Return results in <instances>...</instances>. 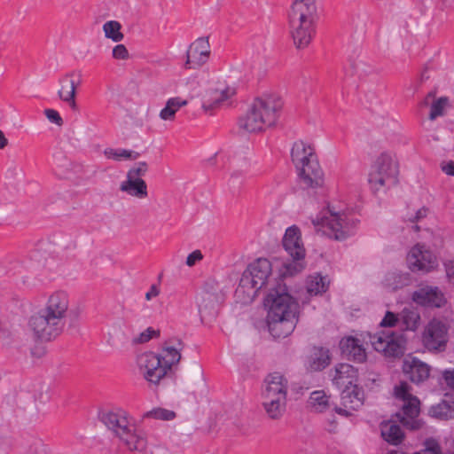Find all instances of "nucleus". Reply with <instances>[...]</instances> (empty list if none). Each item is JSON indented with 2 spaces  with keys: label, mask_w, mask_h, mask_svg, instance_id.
Returning <instances> with one entry per match:
<instances>
[{
  "label": "nucleus",
  "mask_w": 454,
  "mask_h": 454,
  "mask_svg": "<svg viewBox=\"0 0 454 454\" xmlns=\"http://www.w3.org/2000/svg\"><path fill=\"white\" fill-rule=\"evenodd\" d=\"M79 317L77 310L69 309V297L64 291L51 294L43 309L29 318V327L36 339L49 341L58 337L65 327L66 317Z\"/></svg>",
  "instance_id": "1"
},
{
  "label": "nucleus",
  "mask_w": 454,
  "mask_h": 454,
  "mask_svg": "<svg viewBox=\"0 0 454 454\" xmlns=\"http://www.w3.org/2000/svg\"><path fill=\"white\" fill-rule=\"evenodd\" d=\"M99 421L112 433L114 437L130 451H143L147 439L143 431L131 423L129 413L121 408L103 409L98 412Z\"/></svg>",
  "instance_id": "2"
},
{
  "label": "nucleus",
  "mask_w": 454,
  "mask_h": 454,
  "mask_svg": "<svg viewBox=\"0 0 454 454\" xmlns=\"http://www.w3.org/2000/svg\"><path fill=\"white\" fill-rule=\"evenodd\" d=\"M283 99L267 94L254 99L247 113L239 119V127L247 132H259L276 124L282 112Z\"/></svg>",
  "instance_id": "3"
},
{
  "label": "nucleus",
  "mask_w": 454,
  "mask_h": 454,
  "mask_svg": "<svg viewBox=\"0 0 454 454\" xmlns=\"http://www.w3.org/2000/svg\"><path fill=\"white\" fill-rule=\"evenodd\" d=\"M291 35L299 49L307 47L315 33L317 8L315 0H294L288 13Z\"/></svg>",
  "instance_id": "4"
},
{
  "label": "nucleus",
  "mask_w": 454,
  "mask_h": 454,
  "mask_svg": "<svg viewBox=\"0 0 454 454\" xmlns=\"http://www.w3.org/2000/svg\"><path fill=\"white\" fill-rule=\"evenodd\" d=\"M292 160L298 169L302 189H316L324 184V173L314 149L302 141L295 142L291 151Z\"/></svg>",
  "instance_id": "5"
},
{
  "label": "nucleus",
  "mask_w": 454,
  "mask_h": 454,
  "mask_svg": "<svg viewBox=\"0 0 454 454\" xmlns=\"http://www.w3.org/2000/svg\"><path fill=\"white\" fill-rule=\"evenodd\" d=\"M262 390V407L267 417L279 420L286 411L288 380L279 372L268 374Z\"/></svg>",
  "instance_id": "6"
},
{
  "label": "nucleus",
  "mask_w": 454,
  "mask_h": 454,
  "mask_svg": "<svg viewBox=\"0 0 454 454\" xmlns=\"http://www.w3.org/2000/svg\"><path fill=\"white\" fill-rule=\"evenodd\" d=\"M368 182L376 193L386 191L398 183V165L387 153H381L374 161L369 173Z\"/></svg>",
  "instance_id": "7"
},
{
  "label": "nucleus",
  "mask_w": 454,
  "mask_h": 454,
  "mask_svg": "<svg viewBox=\"0 0 454 454\" xmlns=\"http://www.w3.org/2000/svg\"><path fill=\"white\" fill-rule=\"evenodd\" d=\"M270 272V262L265 258L257 259L243 272L236 292L247 294L251 298L254 297L265 286Z\"/></svg>",
  "instance_id": "8"
},
{
  "label": "nucleus",
  "mask_w": 454,
  "mask_h": 454,
  "mask_svg": "<svg viewBox=\"0 0 454 454\" xmlns=\"http://www.w3.org/2000/svg\"><path fill=\"white\" fill-rule=\"evenodd\" d=\"M394 393L395 398L402 402L401 411L396 413L400 422L410 429H419L422 423L417 418L420 412V402L411 393L409 384L405 381L400 382L395 387Z\"/></svg>",
  "instance_id": "9"
},
{
  "label": "nucleus",
  "mask_w": 454,
  "mask_h": 454,
  "mask_svg": "<svg viewBox=\"0 0 454 454\" xmlns=\"http://www.w3.org/2000/svg\"><path fill=\"white\" fill-rule=\"evenodd\" d=\"M263 304L267 309V316L298 317L299 304L288 294L286 285L278 284L270 289L264 298Z\"/></svg>",
  "instance_id": "10"
},
{
  "label": "nucleus",
  "mask_w": 454,
  "mask_h": 454,
  "mask_svg": "<svg viewBox=\"0 0 454 454\" xmlns=\"http://www.w3.org/2000/svg\"><path fill=\"white\" fill-rule=\"evenodd\" d=\"M282 244L285 250L293 258V262L286 265V273L294 275L301 272L305 268L306 250L301 241L300 229L295 225L287 228Z\"/></svg>",
  "instance_id": "11"
},
{
  "label": "nucleus",
  "mask_w": 454,
  "mask_h": 454,
  "mask_svg": "<svg viewBox=\"0 0 454 454\" xmlns=\"http://www.w3.org/2000/svg\"><path fill=\"white\" fill-rule=\"evenodd\" d=\"M369 339L373 348L386 357H400L404 353L405 339L402 333L385 330L372 335L370 334Z\"/></svg>",
  "instance_id": "12"
},
{
  "label": "nucleus",
  "mask_w": 454,
  "mask_h": 454,
  "mask_svg": "<svg viewBox=\"0 0 454 454\" xmlns=\"http://www.w3.org/2000/svg\"><path fill=\"white\" fill-rule=\"evenodd\" d=\"M315 225H321L323 232L335 240H344L353 234L356 222L349 220L345 214H330L313 220Z\"/></svg>",
  "instance_id": "13"
},
{
  "label": "nucleus",
  "mask_w": 454,
  "mask_h": 454,
  "mask_svg": "<svg viewBox=\"0 0 454 454\" xmlns=\"http://www.w3.org/2000/svg\"><path fill=\"white\" fill-rule=\"evenodd\" d=\"M449 326L438 320L432 319L422 333L423 346L430 352L438 353L446 349L449 340Z\"/></svg>",
  "instance_id": "14"
},
{
  "label": "nucleus",
  "mask_w": 454,
  "mask_h": 454,
  "mask_svg": "<svg viewBox=\"0 0 454 454\" xmlns=\"http://www.w3.org/2000/svg\"><path fill=\"white\" fill-rule=\"evenodd\" d=\"M160 361L153 352H145L137 356V365L147 381L158 384L169 373Z\"/></svg>",
  "instance_id": "15"
},
{
  "label": "nucleus",
  "mask_w": 454,
  "mask_h": 454,
  "mask_svg": "<svg viewBox=\"0 0 454 454\" xmlns=\"http://www.w3.org/2000/svg\"><path fill=\"white\" fill-rule=\"evenodd\" d=\"M223 300V294L217 283L207 282L205 289L197 297V303L201 316H215L218 305Z\"/></svg>",
  "instance_id": "16"
},
{
  "label": "nucleus",
  "mask_w": 454,
  "mask_h": 454,
  "mask_svg": "<svg viewBox=\"0 0 454 454\" xmlns=\"http://www.w3.org/2000/svg\"><path fill=\"white\" fill-rule=\"evenodd\" d=\"M364 391L357 385L345 387L340 394V407L333 404V410L336 413L349 417L352 411L358 410L364 403Z\"/></svg>",
  "instance_id": "17"
},
{
  "label": "nucleus",
  "mask_w": 454,
  "mask_h": 454,
  "mask_svg": "<svg viewBox=\"0 0 454 454\" xmlns=\"http://www.w3.org/2000/svg\"><path fill=\"white\" fill-rule=\"evenodd\" d=\"M210 44L208 37L196 39L186 51L184 67L187 69H198L207 62L210 57Z\"/></svg>",
  "instance_id": "18"
},
{
  "label": "nucleus",
  "mask_w": 454,
  "mask_h": 454,
  "mask_svg": "<svg viewBox=\"0 0 454 454\" xmlns=\"http://www.w3.org/2000/svg\"><path fill=\"white\" fill-rule=\"evenodd\" d=\"M411 300L425 308H442L447 303L444 294L437 286H421L411 294Z\"/></svg>",
  "instance_id": "19"
},
{
  "label": "nucleus",
  "mask_w": 454,
  "mask_h": 454,
  "mask_svg": "<svg viewBox=\"0 0 454 454\" xmlns=\"http://www.w3.org/2000/svg\"><path fill=\"white\" fill-rule=\"evenodd\" d=\"M407 262L412 271H429L434 266L435 258L424 246L418 244L409 252Z\"/></svg>",
  "instance_id": "20"
},
{
  "label": "nucleus",
  "mask_w": 454,
  "mask_h": 454,
  "mask_svg": "<svg viewBox=\"0 0 454 454\" xmlns=\"http://www.w3.org/2000/svg\"><path fill=\"white\" fill-rule=\"evenodd\" d=\"M236 90L223 83H219L215 89L207 91L202 104V109L206 112H212L219 108L224 101L235 95Z\"/></svg>",
  "instance_id": "21"
},
{
  "label": "nucleus",
  "mask_w": 454,
  "mask_h": 454,
  "mask_svg": "<svg viewBox=\"0 0 454 454\" xmlns=\"http://www.w3.org/2000/svg\"><path fill=\"white\" fill-rule=\"evenodd\" d=\"M298 317H266L269 333L274 339H284L295 329Z\"/></svg>",
  "instance_id": "22"
},
{
  "label": "nucleus",
  "mask_w": 454,
  "mask_h": 454,
  "mask_svg": "<svg viewBox=\"0 0 454 454\" xmlns=\"http://www.w3.org/2000/svg\"><path fill=\"white\" fill-rule=\"evenodd\" d=\"M341 354L348 360L356 363L366 361L367 354L359 339L353 336L342 338L340 341Z\"/></svg>",
  "instance_id": "23"
},
{
  "label": "nucleus",
  "mask_w": 454,
  "mask_h": 454,
  "mask_svg": "<svg viewBox=\"0 0 454 454\" xmlns=\"http://www.w3.org/2000/svg\"><path fill=\"white\" fill-rule=\"evenodd\" d=\"M403 372L411 381L419 384L428 379L430 367L426 363L412 358L411 361L404 362Z\"/></svg>",
  "instance_id": "24"
},
{
  "label": "nucleus",
  "mask_w": 454,
  "mask_h": 454,
  "mask_svg": "<svg viewBox=\"0 0 454 454\" xmlns=\"http://www.w3.org/2000/svg\"><path fill=\"white\" fill-rule=\"evenodd\" d=\"M357 370L349 364H339L335 366L333 383L338 387L356 385Z\"/></svg>",
  "instance_id": "25"
},
{
  "label": "nucleus",
  "mask_w": 454,
  "mask_h": 454,
  "mask_svg": "<svg viewBox=\"0 0 454 454\" xmlns=\"http://www.w3.org/2000/svg\"><path fill=\"white\" fill-rule=\"evenodd\" d=\"M72 73L66 74L60 80L61 87L58 91L59 98L65 103H67L74 111L78 109L75 96L76 89L79 83H76L72 77Z\"/></svg>",
  "instance_id": "26"
},
{
  "label": "nucleus",
  "mask_w": 454,
  "mask_h": 454,
  "mask_svg": "<svg viewBox=\"0 0 454 454\" xmlns=\"http://www.w3.org/2000/svg\"><path fill=\"white\" fill-rule=\"evenodd\" d=\"M176 342L177 346L173 345L171 340L165 342L161 353L157 355L169 373L181 359L180 350L183 344L179 340H176Z\"/></svg>",
  "instance_id": "27"
},
{
  "label": "nucleus",
  "mask_w": 454,
  "mask_h": 454,
  "mask_svg": "<svg viewBox=\"0 0 454 454\" xmlns=\"http://www.w3.org/2000/svg\"><path fill=\"white\" fill-rule=\"evenodd\" d=\"M120 191L138 200H144L148 197L147 184L144 179L126 177L120 184Z\"/></svg>",
  "instance_id": "28"
},
{
  "label": "nucleus",
  "mask_w": 454,
  "mask_h": 454,
  "mask_svg": "<svg viewBox=\"0 0 454 454\" xmlns=\"http://www.w3.org/2000/svg\"><path fill=\"white\" fill-rule=\"evenodd\" d=\"M380 430L383 439L392 445L400 444L404 438L402 428L394 422H383Z\"/></svg>",
  "instance_id": "29"
},
{
  "label": "nucleus",
  "mask_w": 454,
  "mask_h": 454,
  "mask_svg": "<svg viewBox=\"0 0 454 454\" xmlns=\"http://www.w3.org/2000/svg\"><path fill=\"white\" fill-rule=\"evenodd\" d=\"M329 350L325 348H314L309 358V366L314 371H321L330 364Z\"/></svg>",
  "instance_id": "30"
},
{
  "label": "nucleus",
  "mask_w": 454,
  "mask_h": 454,
  "mask_svg": "<svg viewBox=\"0 0 454 454\" xmlns=\"http://www.w3.org/2000/svg\"><path fill=\"white\" fill-rule=\"evenodd\" d=\"M400 325L405 330L416 331L420 325L419 313L414 309H403L400 314Z\"/></svg>",
  "instance_id": "31"
},
{
  "label": "nucleus",
  "mask_w": 454,
  "mask_h": 454,
  "mask_svg": "<svg viewBox=\"0 0 454 454\" xmlns=\"http://www.w3.org/2000/svg\"><path fill=\"white\" fill-rule=\"evenodd\" d=\"M309 403L317 412H324L332 406L330 396L323 390L313 391L309 395Z\"/></svg>",
  "instance_id": "32"
},
{
  "label": "nucleus",
  "mask_w": 454,
  "mask_h": 454,
  "mask_svg": "<svg viewBox=\"0 0 454 454\" xmlns=\"http://www.w3.org/2000/svg\"><path fill=\"white\" fill-rule=\"evenodd\" d=\"M104 155L107 159L121 161L128 160H135L139 158L140 153L132 150H127L122 148H106L104 150Z\"/></svg>",
  "instance_id": "33"
},
{
  "label": "nucleus",
  "mask_w": 454,
  "mask_h": 454,
  "mask_svg": "<svg viewBox=\"0 0 454 454\" xmlns=\"http://www.w3.org/2000/svg\"><path fill=\"white\" fill-rule=\"evenodd\" d=\"M409 280V274L407 273L390 272L386 276L384 284L389 290L396 291L407 286Z\"/></svg>",
  "instance_id": "34"
},
{
  "label": "nucleus",
  "mask_w": 454,
  "mask_h": 454,
  "mask_svg": "<svg viewBox=\"0 0 454 454\" xmlns=\"http://www.w3.org/2000/svg\"><path fill=\"white\" fill-rule=\"evenodd\" d=\"M328 284L321 275L309 276L307 280V292L310 295H317L327 290Z\"/></svg>",
  "instance_id": "35"
},
{
  "label": "nucleus",
  "mask_w": 454,
  "mask_h": 454,
  "mask_svg": "<svg viewBox=\"0 0 454 454\" xmlns=\"http://www.w3.org/2000/svg\"><path fill=\"white\" fill-rule=\"evenodd\" d=\"M121 25L119 21L109 20L103 25L105 36L115 43L122 41L124 35L121 32Z\"/></svg>",
  "instance_id": "36"
},
{
  "label": "nucleus",
  "mask_w": 454,
  "mask_h": 454,
  "mask_svg": "<svg viewBox=\"0 0 454 454\" xmlns=\"http://www.w3.org/2000/svg\"><path fill=\"white\" fill-rule=\"evenodd\" d=\"M432 412L434 417L442 419H454V402L449 403L447 401H442L432 408Z\"/></svg>",
  "instance_id": "37"
},
{
  "label": "nucleus",
  "mask_w": 454,
  "mask_h": 454,
  "mask_svg": "<svg viewBox=\"0 0 454 454\" xmlns=\"http://www.w3.org/2000/svg\"><path fill=\"white\" fill-rule=\"evenodd\" d=\"M81 166L67 159H63L55 168V173L60 178H69L73 172H76Z\"/></svg>",
  "instance_id": "38"
},
{
  "label": "nucleus",
  "mask_w": 454,
  "mask_h": 454,
  "mask_svg": "<svg viewBox=\"0 0 454 454\" xmlns=\"http://www.w3.org/2000/svg\"><path fill=\"white\" fill-rule=\"evenodd\" d=\"M144 418H152L161 420H172L176 418V413L173 411L164 408H154L144 414Z\"/></svg>",
  "instance_id": "39"
},
{
  "label": "nucleus",
  "mask_w": 454,
  "mask_h": 454,
  "mask_svg": "<svg viewBox=\"0 0 454 454\" xmlns=\"http://www.w3.org/2000/svg\"><path fill=\"white\" fill-rule=\"evenodd\" d=\"M449 98L447 97H441L437 100L434 101L431 106L429 114V119L431 121L435 120L439 116L444 114V109L448 106Z\"/></svg>",
  "instance_id": "40"
},
{
  "label": "nucleus",
  "mask_w": 454,
  "mask_h": 454,
  "mask_svg": "<svg viewBox=\"0 0 454 454\" xmlns=\"http://www.w3.org/2000/svg\"><path fill=\"white\" fill-rule=\"evenodd\" d=\"M427 215V208L426 207H421L419 209H418L413 215H406L404 217V221L407 222V223H410L411 225V228L418 232L420 231V226L417 223H419L420 220L424 219Z\"/></svg>",
  "instance_id": "41"
},
{
  "label": "nucleus",
  "mask_w": 454,
  "mask_h": 454,
  "mask_svg": "<svg viewBox=\"0 0 454 454\" xmlns=\"http://www.w3.org/2000/svg\"><path fill=\"white\" fill-rule=\"evenodd\" d=\"M147 171L148 164L145 161H140L128 170L126 177L132 179H143L142 176H145Z\"/></svg>",
  "instance_id": "42"
},
{
  "label": "nucleus",
  "mask_w": 454,
  "mask_h": 454,
  "mask_svg": "<svg viewBox=\"0 0 454 454\" xmlns=\"http://www.w3.org/2000/svg\"><path fill=\"white\" fill-rule=\"evenodd\" d=\"M441 447L434 439H427L425 442V449L415 454H441Z\"/></svg>",
  "instance_id": "43"
},
{
  "label": "nucleus",
  "mask_w": 454,
  "mask_h": 454,
  "mask_svg": "<svg viewBox=\"0 0 454 454\" xmlns=\"http://www.w3.org/2000/svg\"><path fill=\"white\" fill-rule=\"evenodd\" d=\"M160 331H156L152 327H148L145 331L142 332L137 337L133 340L134 343H145L149 341L153 336H159Z\"/></svg>",
  "instance_id": "44"
},
{
  "label": "nucleus",
  "mask_w": 454,
  "mask_h": 454,
  "mask_svg": "<svg viewBox=\"0 0 454 454\" xmlns=\"http://www.w3.org/2000/svg\"><path fill=\"white\" fill-rule=\"evenodd\" d=\"M113 58L115 59H129V51L124 44H117L113 49Z\"/></svg>",
  "instance_id": "45"
},
{
  "label": "nucleus",
  "mask_w": 454,
  "mask_h": 454,
  "mask_svg": "<svg viewBox=\"0 0 454 454\" xmlns=\"http://www.w3.org/2000/svg\"><path fill=\"white\" fill-rule=\"evenodd\" d=\"M396 323L400 324V316L397 317L395 313L387 311L382 319L380 325L382 326L392 327L396 325Z\"/></svg>",
  "instance_id": "46"
},
{
  "label": "nucleus",
  "mask_w": 454,
  "mask_h": 454,
  "mask_svg": "<svg viewBox=\"0 0 454 454\" xmlns=\"http://www.w3.org/2000/svg\"><path fill=\"white\" fill-rule=\"evenodd\" d=\"M44 114L50 121L57 124L58 126L63 125V119L61 118L58 111L54 109H45Z\"/></svg>",
  "instance_id": "47"
},
{
  "label": "nucleus",
  "mask_w": 454,
  "mask_h": 454,
  "mask_svg": "<svg viewBox=\"0 0 454 454\" xmlns=\"http://www.w3.org/2000/svg\"><path fill=\"white\" fill-rule=\"evenodd\" d=\"M176 113L183 106H185L188 104V101L185 99H182L179 97L168 98L166 102Z\"/></svg>",
  "instance_id": "48"
},
{
  "label": "nucleus",
  "mask_w": 454,
  "mask_h": 454,
  "mask_svg": "<svg viewBox=\"0 0 454 454\" xmlns=\"http://www.w3.org/2000/svg\"><path fill=\"white\" fill-rule=\"evenodd\" d=\"M26 454H49L48 449L40 442H35L29 446Z\"/></svg>",
  "instance_id": "49"
},
{
  "label": "nucleus",
  "mask_w": 454,
  "mask_h": 454,
  "mask_svg": "<svg viewBox=\"0 0 454 454\" xmlns=\"http://www.w3.org/2000/svg\"><path fill=\"white\" fill-rule=\"evenodd\" d=\"M245 181V176L241 171H234L231 173L229 184L235 187L236 185H241Z\"/></svg>",
  "instance_id": "50"
},
{
  "label": "nucleus",
  "mask_w": 454,
  "mask_h": 454,
  "mask_svg": "<svg viewBox=\"0 0 454 454\" xmlns=\"http://www.w3.org/2000/svg\"><path fill=\"white\" fill-rule=\"evenodd\" d=\"M175 116L176 112L167 104L165 107L160 112V117L164 121H174Z\"/></svg>",
  "instance_id": "51"
},
{
  "label": "nucleus",
  "mask_w": 454,
  "mask_h": 454,
  "mask_svg": "<svg viewBox=\"0 0 454 454\" xmlns=\"http://www.w3.org/2000/svg\"><path fill=\"white\" fill-rule=\"evenodd\" d=\"M203 255L200 250L192 252L186 258V264L188 266H193L197 262L202 260Z\"/></svg>",
  "instance_id": "52"
},
{
  "label": "nucleus",
  "mask_w": 454,
  "mask_h": 454,
  "mask_svg": "<svg viewBox=\"0 0 454 454\" xmlns=\"http://www.w3.org/2000/svg\"><path fill=\"white\" fill-rule=\"evenodd\" d=\"M445 271L450 282L454 284V258L444 262Z\"/></svg>",
  "instance_id": "53"
},
{
  "label": "nucleus",
  "mask_w": 454,
  "mask_h": 454,
  "mask_svg": "<svg viewBox=\"0 0 454 454\" xmlns=\"http://www.w3.org/2000/svg\"><path fill=\"white\" fill-rule=\"evenodd\" d=\"M442 377L446 382V384L452 389H454V369L453 370H445L442 372Z\"/></svg>",
  "instance_id": "54"
},
{
  "label": "nucleus",
  "mask_w": 454,
  "mask_h": 454,
  "mask_svg": "<svg viewBox=\"0 0 454 454\" xmlns=\"http://www.w3.org/2000/svg\"><path fill=\"white\" fill-rule=\"evenodd\" d=\"M441 169L449 176H454V161H443L441 163Z\"/></svg>",
  "instance_id": "55"
},
{
  "label": "nucleus",
  "mask_w": 454,
  "mask_h": 454,
  "mask_svg": "<svg viewBox=\"0 0 454 454\" xmlns=\"http://www.w3.org/2000/svg\"><path fill=\"white\" fill-rule=\"evenodd\" d=\"M160 294V289L156 285H152L149 291L145 294V300L150 301Z\"/></svg>",
  "instance_id": "56"
},
{
  "label": "nucleus",
  "mask_w": 454,
  "mask_h": 454,
  "mask_svg": "<svg viewBox=\"0 0 454 454\" xmlns=\"http://www.w3.org/2000/svg\"><path fill=\"white\" fill-rule=\"evenodd\" d=\"M337 421L335 420V418H333L331 419H328L326 430L330 433H336L337 431Z\"/></svg>",
  "instance_id": "57"
},
{
  "label": "nucleus",
  "mask_w": 454,
  "mask_h": 454,
  "mask_svg": "<svg viewBox=\"0 0 454 454\" xmlns=\"http://www.w3.org/2000/svg\"><path fill=\"white\" fill-rule=\"evenodd\" d=\"M8 145V139L5 137L4 133L0 129V149H4Z\"/></svg>",
  "instance_id": "58"
},
{
  "label": "nucleus",
  "mask_w": 454,
  "mask_h": 454,
  "mask_svg": "<svg viewBox=\"0 0 454 454\" xmlns=\"http://www.w3.org/2000/svg\"><path fill=\"white\" fill-rule=\"evenodd\" d=\"M388 454H403V452H399V451H396V450H392V451H389Z\"/></svg>",
  "instance_id": "59"
}]
</instances>
